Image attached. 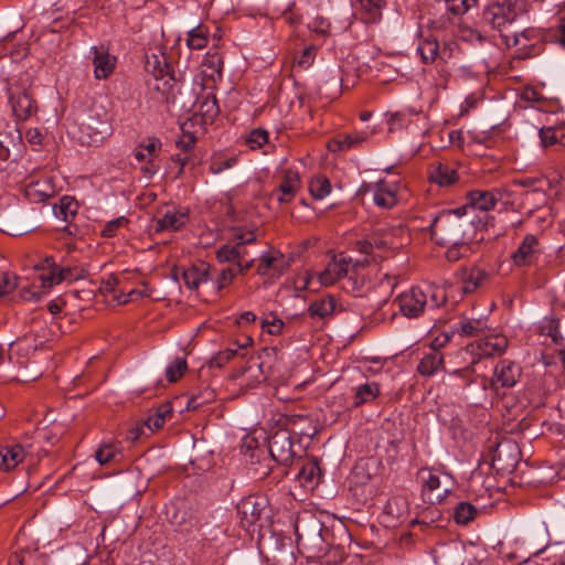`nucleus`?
I'll return each mask as SVG.
<instances>
[{
  "mask_svg": "<svg viewBox=\"0 0 565 565\" xmlns=\"http://www.w3.org/2000/svg\"><path fill=\"white\" fill-rule=\"evenodd\" d=\"M494 221L493 216H482L468 213V206L454 210H443L435 215L429 224L431 238L438 245H458L462 243H478V232L486 230Z\"/></svg>",
  "mask_w": 565,
  "mask_h": 565,
  "instance_id": "nucleus-1",
  "label": "nucleus"
},
{
  "mask_svg": "<svg viewBox=\"0 0 565 565\" xmlns=\"http://www.w3.org/2000/svg\"><path fill=\"white\" fill-rule=\"evenodd\" d=\"M81 139L88 145H98L113 131L111 116L102 105H93L79 124Z\"/></svg>",
  "mask_w": 565,
  "mask_h": 565,
  "instance_id": "nucleus-2",
  "label": "nucleus"
},
{
  "mask_svg": "<svg viewBox=\"0 0 565 565\" xmlns=\"http://www.w3.org/2000/svg\"><path fill=\"white\" fill-rule=\"evenodd\" d=\"M529 8V0L493 2L483 10L482 20L492 29L502 31L504 26L514 22L519 15L526 13Z\"/></svg>",
  "mask_w": 565,
  "mask_h": 565,
  "instance_id": "nucleus-3",
  "label": "nucleus"
},
{
  "mask_svg": "<svg viewBox=\"0 0 565 565\" xmlns=\"http://www.w3.org/2000/svg\"><path fill=\"white\" fill-rule=\"evenodd\" d=\"M418 477L423 482L424 500L430 504L443 502L451 492L452 478L448 473H445L444 479H441L438 471L430 468H422Z\"/></svg>",
  "mask_w": 565,
  "mask_h": 565,
  "instance_id": "nucleus-4",
  "label": "nucleus"
},
{
  "mask_svg": "<svg viewBox=\"0 0 565 565\" xmlns=\"http://www.w3.org/2000/svg\"><path fill=\"white\" fill-rule=\"evenodd\" d=\"M297 544L303 548L309 557H320L326 554L327 543L323 535V524L313 520L301 530L296 527Z\"/></svg>",
  "mask_w": 565,
  "mask_h": 565,
  "instance_id": "nucleus-5",
  "label": "nucleus"
},
{
  "mask_svg": "<svg viewBox=\"0 0 565 565\" xmlns=\"http://www.w3.org/2000/svg\"><path fill=\"white\" fill-rule=\"evenodd\" d=\"M268 450L271 459L281 466H289L296 457L291 431L279 427L268 438Z\"/></svg>",
  "mask_w": 565,
  "mask_h": 565,
  "instance_id": "nucleus-6",
  "label": "nucleus"
},
{
  "mask_svg": "<svg viewBox=\"0 0 565 565\" xmlns=\"http://www.w3.org/2000/svg\"><path fill=\"white\" fill-rule=\"evenodd\" d=\"M8 99L12 113L18 120H26L38 111L36 102L26 88L18 85L9 86Z\"/></svg>",
  "mask_w": 565,
  "mask_h": 565,
  "instance_id": "nucleus-7",
  "label": "nucleus"
},
{
  "mask_svg": "<svg viewBox=\"0 0 565 565\" xmlns=\"http://www.w3.org/2000/svg\"><path fill=\"white\" fill-rule=\"evenodd\" d=\"M156 223V232H177L182 230L189 221V210L178 207L174 204H166L157 211L153 218Z\"/></svg>",
  "mask_w": 565,
  "mask_h": 565,
  "instance_id": "nucleus-8",
  "label": "nucleus"
},
{
  "mask_svg": "<svg viewBox=\"0 0 565 565\" xmlns=\"http://www.w3.org/2000/svg\"><path fill=\"white\" fill-rule=\"evenodd\" d=\"M35 230V225L26 220L23 212L13 207L0 211V231L10 236H22Z\"/></svg>",
  "mask_w": 565,
  "mask_h": 565,
  "instance_id": "nucleus-9",
  "label": "nucleus"
},
{
  "mask_svg": "<svg viewBox=\"0 0 565 565\" xmlns=\"http://www.w3.org/2000/svg\"><path fill=\"white\" fill-rule=\"evenodd\" d=\"M395 302L403 316L407 318H418L427 305V294L419 287H412L408 291L401 294Z\"/></svg>",
  "mask_w": 565,
  "mask_h": 565,
  "instance_id": "nucleus-10",
  "label": "nucleus"
},
{
  "mask_svg": "<svg viewBox=\"0 0 565 565\" xmlns=\"http://www.w3.org/2000/svg\"><path fill=\"white\" fill-rule=\"evenodd\" d=\"M266 509V499L249 495L237 503V513L244 526L253 525L258 521Z\"/></svg>",
  "mask_w": 565,
  "mask_h": 565,
  "instance_id": "nucleus-11",
  "label": "nucleus"
},
{
  "mask_svg": "<svg viewBox=\"0 0 565 565\" xmlns=\"http://www.w3.org/2000/svg\"><path fill=\"white\" fill-rule=\"evenodd\" d=\"M89 57L94 65L95 78L106 79L114 72L117 58L110 55L105 46H92Z\"/></svg>",
  "mask_w": 565,
  "mask_h": 565,
  "instance_id": "nucleus-12",
  "label": "nucleus"
},
{
  "mask_svg": "<svg viewBox=\"0 0 565 565\" xmlns=\"http://www.w3.org/2000/svg\"><path fill=\"white\" fill-rule=\"evenodd\" d=\"M501 199L498 190H471L467 193L468 213L471 214L475 210L482 212L491 211L495 207Z\"/></svg>",
  "mask_w": 565,
  "mask_h": 565,
  "instance_id": "nucleus-13",
  "label": "nucleus"
},
{
  "mask_svg": "<svg viewBox=\"0 0 565 565\" xmlns=\"http://www.w3.org/2000/svg\"><path fill=\"white\" fill-rule=\"evenodd\" d=\"M350 263L351 258L347 257L343 253L334 256L326 269L320 273V284L322 286H331L335 281L345 278L349 274L348 266Z\"/></svg>",
  "mask_w": 565,
  "mask_h": 565,
  "instance_id": "nucleus-14",
  "label": "nucleus"
},
{
  "mask_svg": "<svg viewBox=\"0 0 565 565\" xmlns=\"http://www.w3.org/2000/svg\"><path fill=\"white\" fill-rule=\"evenodd\" d=\"M519 456L520 450L515 444H500L494 451L492 465L497 470L511 472L516 467Z\"/></svg>",
  "mask_w": 565,
  "mask_h": 565,
  "instance_id": "nucleus-15",
  "label": "nucleus"
},
{
  "mask_svg": "<svg viewBox=\"0 0 565 565\" xmlns=\"http://www.w3.org/2000/svg\"><path fill=\"white\" fill-rule=\"evenodd\" d=\"M78 202L70 195H64L58 200V203L53 205V213L55 217L68 223L63 231L68 235H75L77 233V226H73L71 223L78 212Z\"/></svg>",
  "mask_w": 565,
  "mask_h": 565,
  "instance_id": "nucleus-16",
  "label": "nucleus"
},
{
  "mask_svg": "<svg viewBox=\"0 0 565 565\" xmlns=\"http://www.w3.org/2000/svg\"><path fill=\"white\" fill-rule=\"evenodd\" d=\"M181 276L184 285L192 290L198 289L202 284L213 280L214 278L212 267L203 262L198 265H192L186 269L182 268Z\"/></svg>",
  "mask_w": 565,
  "mask_h": 565,
  "instance_id": "nucleus-17",
  "label": "nucleus"
},
{
  "mask_svg": "<svg viewBox=\"0 0 565 565\" xmlns=\"http://www.w3.org/2000/svg\"><path fill=\"white\" fill-rule=\"evenodd\" d=\"M522 374L521 366L509 360L500 361L494 369V383H499L501 387H513L520 380Z\"/></svg>",
  "mask_w": 565,
  "mask_h": 565,
  "instance_id": "nucleus-18",
  "label": "nucleus"
},
{
  "mask_svg": "<svg viewBox=\"0 0 565 565\" xmlns=\"http://www.w3.org/2000/svg\"><path fill=\"white\" fill-rule=\"evenodd\" d=\"M300 188V177L297 171L286 170L281 183L274 192L277 201L281 204L289 203Z\"/></svg>",
  "mask_w": 565,
  "mask_h": 565,
  "instance_id": "nucleus-19",
  "label": "nucleus"
},
{
  "mask_svg": "<svg viewBox=\"0 0 565 565\" xmlns=\"http://www.w3.org/2000/svg\"><path fill=\"white\" fill-rule=\"evenodd\" d=\"M386 6V0H356L358 12L366 24L380 23Z\"/></svg>",
  "mask_w": 565,
  "mask_h": 565,
  "instance_id": "nucleus-20",
  "label": "nucleus"
},
{
  "mask_svg": "<svg viewBox=\"0 0 565 565\" xmlns=\"http://www.w3.org/2000/svg\"><path fill=\"white\" fill-rule=\"evenodd\" d=\"M444 369V354L436 347L425 352L417 365V372L425 377H430Z\"/></svg>",
  "mask_w": 565,
  "mask_h": 565,
  "instance_id": "nucleus-21",
  "label": "nucleus"
},
{
  "mask_svg": "<svg viewBox=\"0 0 565 565\" xmlns=\"http://www.w3.org/2000/svg\"><path fill=\"white\" fill-rule=\"evenodd\" d=\"M24 448L20 444L2 447L0 449V470L10 471L23 461Z\"/></svg>",
  "mask_w": 565,
  "mask_h": 565,
  "instance_id": "nucleus-22",
  "label": "nucleus"
},
{
  "mask_svg": "<svg viewBox=\"0 0 565 565\" xmlns=\"http://www.w3.org/2000/svg\"><path fill=\"white\" fill-rule=\"evenodd\" d=\"M536 246L537 238L532 234L525 235L520 246L512 254L514 264L516 266H527L532 264Z\"/></svg>",
  "mask_w": 565,
  "mask_h": 565,
  "instance_id": "nucleus-23",
  "label": "nucleus"
},
{
  "mask_svg": "<svg viewBox=\"0 0 565 565\" xmlns=\"http://www.w3.org/2000/svg\"><path fill=\"white\" fill-rule=\"evenodd\" d=\"M373 201L376 206L384 210H390L397 204L395 191L385 181L375 184Z\"/></svg>",
  "mask_w": 565,
  "mask_h": 565,
  "instance_id": "nucleus-24",
  "label": "nucleus"
},
{
  "mask_svg": "<svg viewBox=\"0 0 565 565\" xmlns=\"http://www.w3.org/2000/svg\"><path fill=\"white\" fill-rule=\"evenodd\" d=\"M337 307V300L333 296L328 295L312 301L307 311L311 318L327 319L331 317Z\"/></svg>",
  "mask_w": 565,
  "mask_h": 565,
  "instance_id": "nucleus-25",
  "label": "nucleus"
},
{
  "mask_svg": "<svg viewBox=\"0 0 565 565\" xmlns=\"http://www.w3.org/2000/svg\"><path fill=\"white\" fill-rule=\"evenodd\" d=\"M320 477L321 469L316 459L305 461L296 475L303 487H315L319 483Z\"/></svg>",
  "mask_w": 565,
  "mask_h": 565,
  "instance_id": "nucleus-26",
  "label": "nucleus"
},
{
  "mask_svg": "<svg viewBox=\"0 0 565 565\" xmlns=\"http://www.w3.org/2000/svg\"><path fill=\"white\" fill-rule=\"evenodd\" d=\"M218 534H215L212 537H203L202 539V552L203 554L211 558L213 556H224L228 553V550L225 548L224 542L226 541V536L222 531H218Z\"/></svg>",
  "mask_w": 565,
  "mask_h": 565,
  "instance_id": "nucleus-27",
  "label": "nucleus"
},
{
  "mask_svg": "<svg viewBox=\"0 0 565 565\" xmlns=\"http://www.w3.org/2000/svg\"><path fill=\"white\" fill-rule=\"evenodd\" d=\"M486 330H489V328L484 318L462 319L456 328V332L460 337H479L483 334Z\"/></svg>",
  "mask_w": 565,
  "mask_h": 565,
  "instance_id": "nucleus-28",
  "label": "nucleus"
},
{
  "mask_svg": "<svg viewBox=\"0 0 565 565\" xmlns=\"http://www.w3.org/2000/svg\"><path fill=\"white\" fill-rule=\"evenodd\" d=\"M429 180L440 186L454 184L458 180V173L447 164L438 163L429 174Z\"/></svg>",
  "mask_w": 565,
  "mask_h": 565,
  "instance_id": "nucleus-29",
  "label": "nucleus"
},
{
  "mask_svg": "<svg viewBox=\"0 0 565 565\" xmlns=\"http://www.w3.org/2000/svg\"><path fill=\"white\" fill-rule=\"evenodd\" d=\"M508 347V339L503 335L492 334L481 340L479 348L482 355H500Z\"/></svg>",
  "mask_w": 565,
  "mask_h": 565,
  "instance_id": "nucleus-30",
  "label": "nucleus"
},
{
  "mask_svg": "<svg viewBox=\"0 0 565 565\" xmlns=\"http://www.w3.org/2000/svg\"><path fill=\"white\" fill-rule=\"evenodd\" d=\"M94 457L100 466H105L109 462L118 461L122 457V454L117 444L105 443L98 447Z\"/></svg>",
  "mask_w": 565,
  "mask_h": 565,
  "instance_id": "nucleus-31",
  "label": "nucleus"
},
{
  "mask_svg": "<svg viewBox=\"0 0 565 565\" xmlns=\"http://www.w3.org/2000/svg\"><path fill=\"white\" fill-rule=\"evenodd\" d=\"M146 71L151 73L152 76L164 75L172 71L171 65L168 63L164 54H149L146 56Z\"/></svg>",
  "mask_w": 565,
  "mask_h": 565,
  "instance_id": "nucleus-32",
  "label": "nucleus"
},
{
  "mask_svg": "<svg viewBox=\"0 0 565 565\" xmlns=\"http://www.w3.org/2000/svg\"><path fill=\"white\" fill-rule=\"evenodd\" d=\"M489 278V275L486 270L473 267L463 277V285H462V292L463 294H471L479 286H481L487 279Z\"/></svg>",
  "mask_w": 565,
  "mask_h": 565,
  "instance_id": "nucleus-33",
  "label": "nucleus"
},
{
  "mask_svg": "<svg viewBox=\"0 0 565 565\" xmlns=\"http://www.w3.org/2000/svg\"><path fill=\"white\" fill-rule=\"evenodd\" d=\"M379 394L380 386L375 382L359 385L355 390L353 405L359 407L362 404L372 402L379 396Z\"/></svg>",
  "mask_w": 565,
  "mask_h": 565,
  "instance_id": "nucleus-34",
  "label": "nucleus"
},
{
  "mask_svg": "<svg viewBox=\"0 0 565 565\" xmlns=\"http://www.w3.org/2000/svg\"><path fill=\"white\" fill-rule=\"evenodd\" d=\"M439 43L436 38L429 35L419 42L417 52L425 64L433 63L438 56Z\"/></svg>",
  "mask_w": 565,
  "mask_h": 565,
  "instance_id": "nucleus-35",
  "label": "nucleus"
},
{
  "mask_svg": "<svg viewBox=\"0 0 565 565\" xmlns=\"http://www.w3.org/2000/svg\"><path fill=\"white\" fill-rule=\"evenodd\" d=\"M178 86V79L173 71L168 74L153 76V88L164 95L167 98L173 96L174 89Z\"/></svg>",
  "mask_w": 565,
  "mask_h": 565,
  "instance_id": "nucleus-36",
  "label": "nucleus"
},
{
  "mask_svg": "<svg viewBox=\"0 0 565 565\" xmlns=\"http://www.w3.org/2000/svg\"><path fill=\"white\" fill-rule=\"evenodd\" d=\"M209 31L204 25H198L188 32L186 45L190 50H202L207 45Z\"/></svg>",
  "mask_w": 565,
  "mask_h": 565,
  "instance_id": "nucleus-37",
  "label": "nucleus"
},
{
  "mask_svg": "<svg viewBox=\"0 0 565 565\" xmlns=\"http://www.w3.org/2000/svg\"><path fill=\"white\" fill-rule=\"evenodd\" d=\"M478 513L477 508L470 502L461 501L454 510V520L457 524L467 525L475 520Z\"/></svg>",
  "mask_w": 565,
  "mask_h": 565,
  "instance_id": "nucleus-38",
  "label": "nucleus"
},
{
  "mask_svg": "<svg viewBox=\"0 0 565 565\" xmlns=\"http://www.w3.org/2000/svg\"><path fill=\"white\" fill-rule=\"evenodd\" d=\"M215 391L210 386H205L200 388L198 392L193 393L186 403V409H198L199 407L209 404L215 399Z\"/></svg>",
  "mask_w": 565,
  "mask_h": 565,
  "instance_id": "nucleus-39",
  "label": "nucleus"
},
{
  "mask_svg": "<svg viewBox=\"0 0 565 565\" xmlns=\"http://www.w3.org/2000/svg\"><path fill=\"white\" fill-rule=\"evenodd\" d=\"M199 111L205 121H212L220 111L215 95L207 94L199 100Z\"/></svg>",
  "mask_w": 565,
  "mask_h": 565,
  "instance_id": "nucleus-40",
  "label": "nucleus"
},
{
  "mask_svg": "<svg viewBox=\"0 0 565 565\" xmlns=\"http://www.w3.org/2000/svg\"><path fill=\"white\" fill-rule=\"evenodd\" d=\"M309 191L316 200H322L331 192V183L327 177L317 175L311 179Z\"/></svg>",
  "mask_w": 565,
  "mask_h": 565,
  "instance_id": "nucleus-41",
  "label": "nucleus"
},
{
  "mask_svg": "<svg viewBox=\"0 0 565 565\" xmlns=\"http://www.w3.org/2000/svg\"><path fill=\"white\" fill-rule=\"evenodd\" d=\"M14 140H18L19 142L22 140L19 129H14L13 134H0V169H4L2 164L10 157L9 143L14 145Z\"/></svg>",
  "mask_w": 565,
  "mask_h": 565,
  "instance_id": "nucleus-42",
  "label": "nucleus"
},
{
  "mask_svg": "<svg viewBox=\"0 0 565 565\" xmlns=\"http://www.w3.org/2000/svg\"><path fill=\"white\" fill-rule=\"evenodd\" d=\"M365 286V277L356 273L348 274L342 282V289L354 296H362Z\"/></svg>",
  "mask_w": 565,
  "mask_h": 565,
  "instance_id": "nucleus-43",
  "label": "nucleus"
},
{
  "mask_svg": "<svg viewBox=\"0 0 565 565\" xmlns=\"http://www.w3.org/2000/svg\"><path fill=\"white\" fill-rule=\"evenodd\" d=\"M282 263V254L277 253L276 255L263 254L259 257V264L257 266V274L267 275L270 269L279 270L280 264Z\"/></svg>",
  "mask_w": 565,
  "mask_h": 565,
  "instance_id": "nucleus-44",
  "label": "nucleus"
},
{
  "mask_svg": "<svg viewBox=\"0 0 565 565\" xmlns=\"http://www.w3.org/2000/svg\"><path fill=\"white\" fill-rule=\"evenodd\" d=\"M239 268H235L233 265L217 271L215 279V289L221 291L227 285L232 284L234 278L239 274Z\"/></svg>",
  "mask_w": 565,
  "mask_h": 565,
  "instance_id": "nucleus-45",
  "label": "nucleus"
},
{
  "mask_svg": "<svg viewBox=\"0 0 565 565\" xmlns=\"http://www.w3.org/2000/svg\"><path fill=\"white\" fill-rule=\"evenodd\" d=\"M216 258L220 263H237L242 258V247L236 245H223L216 252Z\"/></svg>",
  "mask_w": 565,
  "mask_h": 565,
  "instance_id": "nucleus-46",
  "label": "nucleus"
},
{
  "mask_svg": "<svg viewBox=\"0 0 565 565\" xmlns=\"http://www.w3.org/2000/svg\"><path fill=\"white\" fill-rule=\"evenodd\" d=\"M188 363L184 358H177L166 369V377L168 382H177L186 371Z\"/></svg>",
  "mask_w": 565,
  "mask_h": 565,
  "instance_id": "nucleus-47",
  "label": "nucleus"
},
{
  "mask_svg": "<svg viewBox=\"0 0 565 565\" xmlns=\"http://www.w3.org/2000/svg\"><path fill=\"white\" fill-rule=\"evenodd\" d=\"M407 510L406 500L403 498H392L385 505V513L388 516L401 519Z\"/></svg>",
  "mask_w": 565,
  "mask_h": 565,
  "instance_id": "nucleus-48",
  "label": "nucleus"
},
{
  "mask_svg": "<svg viewBox=\"0 0 565 565\" xmlns=\"http://www.w3.org/2000/svg\"><path fill=\"white\" fill-rule=\"evenodd\" d=\"M447 10L455 15H462L477 6L478 0H445Z\"/></svg>",
  "mask_w": 565,
  "mask_h": 565,
  "instance_id": "nucleus-49",
  "label": "nucleus"
},
{
  "mask_svg": "<svg viewBox=\"0 0 565 565\" xmlns=\"http://www.w3.org/2000/svg\"><path fill=\"white\" fill-rule=\"evenodd\" d=\"M268 142V132L265 129H253L246 137V143L250 149H258Z\"/></svg>",
  "mask_w": 565,
  "mask_h": 565,
  "instance_id": "nucleus-50",
  "label": "nucleus"
},
{
  "mask_svg": "<svg viewBox=\"0 0 565 565\" xmlns=\"http://www.w3.org/2000/svg\"><path fill=\"white\" fill-rule=\"evenodd\" d=\"M129 223L126 216H119L108 221L102 230V236L105 238H111L117 234V231Z\"/></svg>",
  "mask_w": 565,
  "mask_h": 565,
  "instance_id": "nucleus-51",
  "label": "nucleus"
},
{
  "mask_svg": "<svg viewBox=\"0 0 565 565\" xmlns=\"http://www.w3.org/2000/svg\"><path fill=\"white\" fill-rule=\"evenodd\" d=\"M237 354V349L227 348L214 354L210 360L211 367H222Z\"/></svg>",
  "mask_w": 565,
  "mask_h": 565,
  "instance_id": "nucleus-52",
  "label": "nucleus"
},
{
  "mask_svg": "<svg viewBox=\"0 0 565 565\" xmlns=\"http://www.w3.org/2000/svg\"><path fill=\"white\" fill-rule=\"evenodd\" d=\"M469 244L470 243L449 245V248L446 252V258L449 262H457L460 258L466 257L471 252Z\"/></svg>",
  "mask_w": 565,
  "mask_h": 565,
  "instance_id": "nucleus-53",
  "label": "nucleus"
},
{
  "mask_svg": "<svg viewBox=\"0 0 565 565\" xmlns=\"http://www.w3.org/2000/svg\"><path fill=\"white\" fill-rule=\"evenodd\" d=\"M308 29L321 36H327L330 32V22L326 18L318 15L308 23Z\"/></svg>",
  "mask_w": 565,
  "mask_h": 565,
  "instance_id": "nucleus-54",
  "label": "nucleus"
},
{
  "mask_svg": "<svg viewBox=\"0 0 565 565\" xmlns=\"http://www.w3.org/2000/svg\"><path fill=\"white\" fill-rule=\"evenodd\" d=\"M40 279L42 281V286L44 288H50L54 285H57L63 281V276L58 274V266L52 267L47 269L46 273L40 275Z\"/></svg>",
  "mask_w": 565,
  "mask_h": 565,
  "instance_id": "nucleus-55",
  "label": "nucleus"
},
{
  "mask_svg": "<svg viewBox=\"0 0 565 565\" xmlns=\"http://www.w3.org/2000/svg\"><path fill=\"white\" fill-rule=\"evenodd\" d=\"M543 182L542 178H533V177H524L514 180V184L522 188L531 189L533 192H543Z\"/></svg>",
  "mask_w": 565,
  "mask_h": 565,
  "instance_id": "nucleus-56",
  "label": "nucleus"
},
{
  "mask_svg": "<svg viewBox=\"0 0 565 565\" xmlns=\"http://www.w3.org/2000/svg\"><path fill=\"white\" fill-rule=\"evenodd\" d=\"M17 277L9 273H0V297L6 296L17 288Z\"/></svg>",
  "mask_w": 565,
  "mask_h": 565,
  "instance_id": "nucleus-57",
  "label": "nucleus"
},
{
  "mask_svg": "<svg viewBox=\"0 0 565 565\" xmlns=\"http://www.w3.org/2000/svg\"><path fill=\"white\" fill-rule=\"evenodd\" d=\"M285 323L281 319L271 316V319H264L262 322V328L265 329L269 334H280L282 331Z\"/></svg>",
  "mask_w": 565,
  "mask_h": 565,
  "instance_id": "nucleus-58",
  "label": "nucleus"
},
{
  "mask_svg": "<svg viewBox=\"0 0 565 565\" xmlns=\"http://www.w3.org/2000/svg\"><path fill=\"white\" fill-rule=\"evenodd\" d=\"M447 300V297L443 290H430L429 299L427 298L426 307L428 309H436L444 305Z\"/></svg>",
  "mask_w": 565,
  "mask_h": 565,
  "instance_id": "nucleus-59",
  "label": "nucleus"
},
{
  "mask_svg": "<svg viewBox=\"0 0 565 565\" xmlns=\"http://www.w3.org/2000/svg\"><path fill=\"white\" fill-rule=\"evenodd\" d=\"M541 143L544 147H548L555 145L557 142V136L555 134L554 128L552 127H543L539 131Z\"/></svg>",
  "mask_w": 565,
  "mask_h": 565,
  "instance_id": "nucleus-60",
  "label": "nucleus"
},
{
  "mask_svg": "<svg viewBox=\"0 0 565 565\" xmlns=\"http://www.w3.org/2000/svg\"><path fill=\"white\" fill-rule=\"evenodd\" d=\"M164 424V420L162 419L160 414H152L150 415L145 422L143 425L147 428V431L152 434L154 430L161 428Z\"/></svg>",
  "mask_w": 565,
  "mask_h": 565,
  "instance_id": "nucleus-61",
  "label": "nucleus"
},
{
  "mask_svg": "<svg viewBox=\"0 0 565 565\" xmlns=\"http://www.w3.org/2000/svg\"><path fill=\"white\" fill-rule=\"evenodd\" d=\"M147 428L142 424H137L135 427H131L126 433L127 440L135 443L141 438V436L146 434Z\"/></svg>",
  "mask_w": 565,
  "mask_h": 565,
  "instance_id": "nucleus-62",
  "label": "nucleus"
},
{
  "mask_svg": "<svg viewBox=\"0 0 565 565\" xmlns=\"http://www.w3.org/2000/svg\"><path fill=\"white\" fill-rule=\"evenodd\" d=\"M362 140H363V138H360V137H352L350 135H344L343 137H341V139H339L337 141L338 149L339 150L350 149L353 146H355L356 143L361 142Z\"/></svg>",
  "mask_w": 565,
  "mask_h": 565,
  "instance_id": "nucleus-63",
  "label": "nucleus"
},
{
  "mask_svg": "<svg viewBox=\"0 0 565 565\" xmlns=\"http://www.w3.org/2000/svg\"><path fill=\"white\" fill-rule=\"evenodd\" d=\"M313 47H306L297 61L298 65L302 68L309 67L313 61Z\"/></svg>",
  "mask_w": 565,
  "mask_h": 565,
  "instance_id": "nucleus-64",
  "label": "nucleus"
}]
</instances>
